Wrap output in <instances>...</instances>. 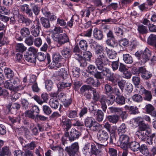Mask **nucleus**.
I'll use <instances>...</instances> for the list:
<instances>
[{
  "label": "nucleus",
  "instance_id": "9b49d317",
  "mask_svg": "<svg viewBox=\"0 0 156 156\" xmlns=\"http://www.w3.org/2000/svg\"><path fill=\"white\" fill-rule=\"evenodd\" d=\"M53 39L55 41H58V44L60 45L63 44L69 41L68 36L64 34L57 36Z\"/></svg>",
  "mask_w": 156,
  "mask_h": 156
},
{
  "label": "nucleus",
  "instance_id": "9d476101",
  "mask_svg": "<svg viewBox=\"0 0 156 156\" xmlns=\"http://www.w3.org/2000/svg\"><path fill=\"white\" fill-rule=\"evenodd\" d=\"M140 74L141 78L144 80H148L152 76V74L147 70L144 67H140Z\"/></svg>",
  "mask_w": 156,
  "mask_h": 156
},
{
  "label": "nucleus",
  "instance_id": "8fccbe9b",
  "mask_svg": "<svg viewBox=\"0 0 156 156\" xmlns=\"http://www.w3.org/2000/svg\"><path fill=\"white\" fill-rule=\"evenodd\" d=\"M43 111L44 113L47 115L50 114L52 112V110L51 108L46 105H44L42 107Z\"/></svg>",
  "mask_w": 156,
  "mask_h": 156
},
{
  "label": "nucleus",
  "instance_id": "a878e982",
  "mask_svg": "<svg viewBox=\"0 0 156 156\" xmlns=\"http://www.w3.org/2000/svg\"><path fill=\"white\" fill-rule=\"evenodd\" d=\"M94 121V120L93 117H88L86 118L85 120L84 124L86 127L90 129Z\"/></svg>",
  "mask_w": 156,
  "mask_h": 156
},
{
  "label": "nucleus",
  "instance_id": "f257e3e1",
  "mask_svg": "<svg viewBox=\"0 0 156 156\" xmlns=\"http://www.w3.org/2000/svg\"><path fill=\"white\" fill-rule=\"evenodd\" d=\"M94 48L95 53L96 55L95 63L103 61L105 64H109L110 63L109 60L107 57L105 53L102 51L103 49L102 47L98 44Z\"/></svg>",
  "mask_w": 156,
  "mask_h": 156
},
{
  "label": "nucleus",
  "instance_id": "5701e85b",
  "mask_svg": "<svg viewBox=\"0 0 156 156\" xmlns=\"http://www.w3.org/2000/svg\"><path fill=\"white\" fill-rule=\"evenodd\" d=\"M62 55L65 58H68L70 57L71 55V50L69 48L64 47L61 51Z\"/></svg>",
  "mask_w": 156,
  "mask_h": 156
},
{
  "label": "nucleus",
  "instance_id": "39448f33",
  "mask_svg": "<svg viewBox=\"0 0 156 156\" xmlns=\"http://www.w3.org/2000/svg\"><path fill=\"white\" fill-rule=\"evenodd\" d=\"M133 123L138 126L139 130L138 131H144L149 127V125L145 124L142 121V118L141 117H138L134 118Z\"/></svg>",
  "mask_w": 156,
  "mask_h": 156
},
{
  "label": "nucleus",
  "instance_id": "f704fd0d",
  "mask_svg": "<svg viewBox=\"0 0 156 156\" xmlns=\"http://www.w3.org/2000/svg\"><path fill=\"white\" fill-rule=\"evenodd\" d=\"M123 60L127 64H131L133 62V59L131 56L129 54H124L123 55Z\"/></svg>",
  "mask_w": 156,
  "mask_h": 156
},
{
  "label": "nucleus",
  "instance_id": "473e14b6",
  "mask_svg": "<svg viewBox=\"0 0 156 156\" xmlns=\"http://www.w3.org/2000/svg\"><path fill=\"white\" fill-rule=\"evenodd\" d=\"M25 57V60L28 62L35 63L36 61V55L33 54H27Z\"/></svg>",
  "mask_w": 156,
  "mask_h": 156
},
{
  "label": "nucleus",
  "instance_id": "7ed1b4c3",
  "mask_svg": "<svg viewBox=\"0 0 156 156\" xmlns=\"http://www.w3.org/2000/svg\"><path fill=\"white\" fill-rule=\"evenodd\" d=\"M90 153L91 155H94L95 156H100L101 154V149L105 147V145L96 143V144L92 143L90 144Z\"/></svg>",
  "mask_w": 156,
  "mask_h": 156
},
{
  "label": "nucleus",
  "instance_id": "69168bd1",
  "mask_svg": "<svg viewBox=\"0 0 156 156\" xmlns=\"http://www.w3.org/2000/svg\"><path fill=\"white\" fill-rule=\"evenodd\" d=\"M46 55L44 53L40 52L38 53L37 55V59L40 62L44 61L46 58Z\"/></svg>",
  "mask_w": 156,
  "mask_h": 156
},
{
  "label": "nucleus",
  "instance_id": "13d9d810",
  "mask_svg": "<svg viewBox=\"0 0 156 156\" xmlns=\"http://www.w3.org/2000/svg\"><path fill=\"white\" fill-rule=\"evenodd\" d=\"M61 115H60L58 112H54L52 114L49 116V119L50 120H55L56 119L60 117Z\"/></svg>",
  "mask_w": 156,
  "mask_h": 156
},
{
  "label": "nucleus",
  "instance_id": "4be33fe9",
  "mask_svg": "<svg viewBox=\"0 0 156 156\" xmlns=\"http://www.w3.org/2000/svg\"><path fill=\"white\" fill-rule=\"evenodd\" d=\"M40 21L42 26L45 29H48L50 27L51 25L49 19L42 17L40 19Z\"/></svg>",
  "mask_w": 156,
  "mask_h": 156
},
{
  "label": "nucleus",
  "instance_id": "603ef678",
  "mask_svg": "<svg viewBox=\"0 0 156 156\" xmlns=\"http://www.w3.org/2000/svg\"><path fill=\"white\" fill-rule=\"evenodd\" d=\"M102 126L96 121L94 122L92 126V129L94 131H98L100 130V129L101 128Z\"/></svg>",
  "mask_w": 156,
  "mask_h": 156
},
{
  "label": "nucleus",
  "instance_id": "b1692460",
  "mask_svg": "<svg viewBox=\"0 0 156 156\" xmlns=\"http://www.w3.org/2000/svg\"><path fill=\"white\" fill-rule=\"evenodd\" d=\"M49 104L51 108L56 109L58 108L59 105L58 100L56 98H51Z\"/></svg>",
  "mask_w": 156,
  "mask_h": 156
},
{
  "label": "nucleus",
  "instance_id": "e2e57ef3",
  "mask_svg": "<svg viewBox=\"0 0 156 156\" xmlns=\"http://www.w3.org/2000/svg\"><path fill=\"white\" fill-rule=\"evenodd\" d=\"M25 117L32 119H34L35 118L34 113L31 110L26 111L25 113Z\"/></svg>",
  "mask_w": 156,
  "mask_h": 156
},
{
  "label": "nucleus",
  "instance_id": "0e129e2a",
  "mask_svg": "<svg viewBox=\"0 0 156 156\" xmlns=\"http://www.w3.org/2000/svg\"><path fill=\"white\" fill-rule=\"evenodd\" d=\"M34 45L37 47H39L42 44V40L40 37H37L34 39Z\"/></svg>",
  "mask_w": 156,
  "mask_h": 156
},
{
  "label": "nucleus",
  "instance_id": "4d7b16f0",
  "mask_svg": "<svg viewBox=\"0 0 156 156\" xmlns=\"http://www.w3.org/2000/svg\"><path fill=\"white\" fill-rule=\"evenodd\" d=\"M9 154V149L7 147H4L0 151V156H4L8 155Z\"/></svg>",
  "mask_w": 156,
  "mask_h": 156
},
{
  "label": "nucleus",
  "instance_id": "0eeeda50",
  "mask_svg": "<svg viewBox=\"0 0 156 156\" xmlns=\"http://www.w3.org/2000/svg\"><path fill=\"white\" fill-rule=\"evenodd\" d=\"M67 76V72L64 69H60L58 71V75L57 76L52 77V79L55 81H63L66 80Z\"/></svg>",
  "mask_w": 156,
  "mask_h": 156
},
{
  "label": "nucleus",
  "instance_id": "49530a36",
  "mask_svg": "<svg viewBox=\"0 0 156 156\" xmlns=\"http://www.w3.org/2000/svg\"><path fill=\"white\" fill-rule=\"evenodd\" d=\"M135 133L136 135L142 141H144L146 138V134L144 131H137Z\"/></svg>",
  "mask_w": 156,
  "mask_h": 156
},
{
  "label": "nucleus",
  "instance_id": "c756f323",
  "mask_svg": "<svg viewBox=\"0 0 156 156\" xmlns=\"http://www.w3.org/2000/svg\"><path fill=\"white\" fill-rule=\"evenodd\" d=\"M92 88H93L90 85H84L81 87L80 91L82 93L85 92V93H87L88 95L87 98H89L90 97V94H89L88 91L89 90H92Z\"/></svg>",
  "mask_w": 156,
  "mask_h": 156
},
{
  "label": "nucleus",
  "instance_id": "c03bdc74",
  "mask_svg": "<svg viewBox=\"0 0 156 156\" xmlns=\"http://www.w3.org/2000/svg\"><path fill=\"white\" fill-rule=\"evenodd\" d=\"M126 126L124 123L122 124L118 129V132L119 134L124 133L126 131Z\"/></svg>",
  "mask_w": 156,
  "mask_h": 156
},
{
  "label": "nucleus",
  "instance_id": "58836bf2",
  "mask_svg": "<svg viewBox=\"0 0 156 156\" xmlns=\"http://www.w3.org/2000/svg\"><path fill=\"white\" fill-rule=\"evenodd\" d=\"M139 150L142 154L145 156H147L149 154V152L147 146L144 144H142L139 147Z\"/></svg>",
  "mask_w": 156,
  "mask_h": 156
},
{
  "label": "nucleus",
  "instance_id": "aec40b11",
  "mask_svg": "<svg viewBox=\"0 0 156 156\" xmlns=\"http://www.w3.org/2000/svg\"><path fill=\"white\" fill-rule=\"evenodd\" d=\"M107 44L109 46L117 50L119 47V44L115 38L108 39L106 41Z\"/></svg>",
  "mask_w": 156,
  "mask_h": 156
},
{
  "label": "nucleus",
  "instance_id": "4c0bfd02",
  "mask_svg": "<svg viewBox=\"0 0 156 156\" xmlns=\"http://www.w3.org/2000/svg\"><path fill=\"white\" fill-rule=\"evenodd\" d=\"M21 35L23 37H26L30 35V32L28 28L24 27L20 30Z\"/></svg>",
  "mask_w": 156,
  "mask_h": 156
},
{
  "label": "nucleus",
  "instance_id": "7c9ffc66",
  "mask_svg": "<svg viewBox=\"0 0 156 156\" xmlns=\"http://www.w3.org/2000/svg\"><path fill=\"white\" fill-rule=\"evenodd\" d=\"M90 146V144L87 143L85 144L82 150L83 154L86 156H91L92 155L90 150L89 151Z\"/></svg>",
  "mask_w": 156,
  "mask_h": 156
},
{
  "label": "nucleus",
  "instance_id": "680f3d73",
  "mask_svg": "<svg viewBox=\"0 0 156 156\" xmlns=\"http://www.w3.org/2000/svg\"><path fill=\"white\" fill-rule=\"evenodd\" d=\"M108 153L110 156H117V149L113 148H109Z\"/></svg>",
  "mask_w": 156,
  "mask_h": 156
},
{
  "label": "nucleus",
  "instance_id": "412c9836",
  "mask_svg": "<svg viewBox=\"0 0 156 156\" xmlns=\"http://www.w3.org/2000/svg\"><path fill=\"white\" fill-rule=\"evenodd\" d=\"M104 128L109 133L113 134L115 133V128L114 126L111 127L110 124L108 122L105 123L103 125Z\"/></svg>",
  "mask_w": 156,
  "mask_h": 156
},
{
  "label": "nucleus",
  "instance_id": "dca6fc26",
  "mask_svg": "<svg viewBox=\"0 0 156 156\" xmlns=\"http://www.w3.org/2000/svg\"><path fill=\"white\" fill-rule=\"evenodd\" d=\"M72 84L71 83L65 81V80L63 81L59 82L57 85L58 90L60 91L66 88L70 87Z\"/></svg>",
  "mask_w": 156,
  "mask_h": 156
},
{
  "label": "nucleus",
  "instance_id": "2eb2a0df",
  "mask_svg": "<svg viewBox=\"0 0 156 156\" xmlns=\"http://www.w3.org/2000/svg\"><path fill=\"white\" fill-rule=\"evenodd\" d=\"M95 9V7L92 6L82 10L81 11L80 13L82 17L85 16L86 17L88 18L90 15V11L93 12Z\"/></svg>",
  "mask_w": 156,
  "mask_h": 156
},
{
  "label": "nucleus",
  "instance_id": "c85d7f7f",
  "mask_svg": "<svg viewBox=\"0 0 156 156\" xmlns=\"http://www.w3.org/2000/svg\"><path fill=\"white\" fill-rule=\"evenodd\" d=\"M4 72L5 77L7 78H12L14 76V73L13 71L10 68L5 67L4 69Z\"/></svg>",
  "mask_w": 156,
  "mask_h": 156
},
{
  "label": "nucleus",
  "instance_id": "72a5a7b5",
  "mask_svg": "<svg viewBox=\"0 0 156 156\" xmlns=\"http://www.w3.org/2000/svg\"><path fill=\"white\" fill-rule=\"evenodd\" d=\"M107 118L110 122L116 123L118 122L119 117L116 115H110L107 116Z\"/></svg>",
  "mask_w": 156,
  "mask_h": 156
},
{
  "label": "nucleus",
  "instance_id": "338daca9",
  "mask_svg": "<svg viewBox=\"0 0 156 156\" xmlns=\"http://www.w3.org/2000/svg\"><path fill=\"white\" fill-rule=\"evenodd\" d=\"M129 109L132 114H136L139 112L138 108L136 106H131L129 107Z\"/></svg>",
  "mask_w": 156,
  "mask_h": 156
},
{
  "label": "nucleus",
  "instance_id": "5fc2aeb1",
  "mask_svg": "<svg viewBox=\"0 0 156 156\" xmlns=\"http://www.w3.org/2000/svg\"><path fill=\"white\" fill-rule=\"evenodd\" d=\"M88 111V109L85 107H83L81 109L80 112L79 113V117L81 118L83 117L84 115H86Z\"/></svg>",
  "mask_w": 156,
  "mask_h": 156
},
{
  "label": "nucleus",
  "instance_id": "6ab92c4d",
  "mask_svg": "<svg viewBox=\"0 0 156 156\" xmlns=\"http://www.w3.org/2000/svg\"><path fill=\"white\" fill-rule=\"evenodd\" d=\"M93 36L96 39L98 40H101L103 37V35L102 31L99 30L98 28H95L93 31Z\"/></svg>",
  "mask_w": 156,
  "mask_h": 156
},
{
  "label": "nucleus",
  "instance_id": "6e6552de",
  "mask_svg": "<svg viewBox=\"0 0 156 156\" xmlns=\"http://www.w3.org/2000/svg\"><path fill=\"white\" fill-rule=\"evenodd\" d=\"M151 55V52L147 48H146L143 52L140 60L141 64H144L149 60Z\"/></svg>",
  "mask_w": 156,
  "mask_h": 156
},
{
  "label": "nucleus",
  "instance_id": "2f4dec72",
  "mask_svg": "<svg viewBox=\"0 0 156 156\" xmlns=\"http://www.w3.org/2000/svg\"><path fill=\"white\" fill-rule=\"evenodd\" d=\"M106 51L109 58L110 59H117V54L115 51L110 50L108 48H106Z\"/></svg>",
  "mask_w": 156,
  "mask_h": 156
},
{
  "label": "nucleus",
  "instance_id": "bf43d9fd",
  "mask_svg": "<svg viewBox=\"0 0 156 156\" xmlns=\"http://www.w3.org/2000/svg\"><path fill=\"white\" fill-rule=\"evenodd\" d=\"M63 104L65 107L68 106L71 103L72 100L71 98H63Z\"/></svg>",
  "mask_w": 156,
  "mask_h": 156
},
{
  "label": "nucleus",
  "instance_id": "393cba45",
  "mask_svg": "<svg viewBox=\"0 0 156 156\" xmlns=\"http://www.w3.org/2000/svg\"><path fill=\"white\" fill-rule=\"evenodd\" d=\"M129 144V145L131 150L134 152H136L139 150L140 145L138 142L133 141L131 142Z\"/></svg>",
  "mask_w": 156,
  "mask_h": 156
},
{
  "label": "nucleus",
  "instance_id": "37998d69",
  "mask_svg": "<svg viewBox=\"0 0 156 156\" xmlns=\"http://www.w3.org/2000/svg\"><path fill=\"white\" fill-rule=\"evenodd\" d=\"M23 3L20 2H20H18L17 3V5H18V6H20L21 10L22 11L25 13L26 12V11H28V10L30 8L29 6L27 4H24L23 5H21V4Z\"/></svg>",
  "mask_w": 156,
  "mask_h": 156
},
{
  "label": "nucleus",
  "instance_id": "f8f14e48",
  "mask_svg": "<svg viewBox=\"0 0 156 156\" xmlns=\"http://www.w3.org/2000/svg\"><path fill=\"white\" fill-rule=\"evenodd\" d=\"M98 137L99 140L101 142L103 143L108 139L109 135L106 131L104 130L101 129L98 133Z\"/></svg>",
  "mask_w": 156,
  "mask_h": 156
},
{
  "label": "nucleus",
  "instance_id": "c9c22d12",
  "mask_svg": "<svg viewBox=\"0 0 156 156\" xmlns=\"http://www.w3.org/2000/svg\"><path fill=\"white\" fill-rule=\"evenodd\" d=\"M110 63L109 65L111 64L113 70L114 71L117 70L119 68V58H117V60L115 61H109Z\"/></svg>",
  "mask_w": 156,
  "mask_h": 156
},
{
  "label": "nucleus",
  "instance_id": "de8ad7c7",
  "mask_svg": "<svg viewBox=\"0 0 156 156\" xmlns=\"http://www.w3.org/2000/svg\"><path fill=\"white\" fill-rule=\"evenodd\" d=\"M26 49V48L22 43H18L16 46V50L17 51L23 52Z\"/></svg>",
  "mask_w": 156,
  "mask_h": 156
},
{
  "label": "nucleus",
  "instance_id": "052dcab7",
  "mask_svg": "<svg viewBox=\"0 0 156 156\" xmlns=\"http://www.w3.org/2000/svg\"><path fill=\"white\" fill-rule=\"evenodd\" d=\"M80 69L78 67H74L72 69L73 76L76 77H78L79 76Z\"/></svg>",
  "mask_w": 156,
  "mask_h": 156
},
{
  "label": "nucleus",
  "instance_id": "774afa93",
  "mask_svg": "<svg viewBox=\"0 0 156 156\" xmlns=\"http://www.w3.org/2000/svg\"><path fill=\"white\" fill-rule=\"evenodd\" d=\"M129 44L128 40L126 39H123L119 41V47H126Z\"/></svg>",
  "mask_w": 156,
  "mask_h": 156
},
{
  "label": "nucleus",
  "instance_id": "a19ab883",
  "mask_svg": "<svg viewBox=\"0 0 156 156\" xmlns=\"http://www.w3.org/2000/svg\"><path fill=\"white\" fill-rule=\"evenodd\" d=\"M104 90L105 94L109 97H110L112 91V88L109 84H106L105 85Z\"/></svg>",
  "mask_w": 156,
  "mask_h": 156
},
{
  "label": "nucleus",
  "instance_id": "09e8293b",
  "mask_svg": "<svg viewBox=\"0 0 156 156\" xmlns=\"http://www.w3.org/2000/svg\"><path fill=\"white\" fill-rule=\"evenodd\" d=\"M67 115L70 118L74 119L77 117V112L76 110H70L68 111Z\"/></svg>",
  "mask_w": 156,
  "mask_h": 156
},
{
  "label": "nucleus",
  "instance_id": "cd10ccee",
  "mask_svg": "<svg viewBox=\"0 0 156 156\" xmlns=\"http://www.w3.org/2000/svg\"><path fill=\"white\" fill-rule=\"evenodd\" d=\"M137 30L139 34H146L148 32L147 27L143 24L138 26Z\"/></svg>",
  "mask_w": 156,
  "mask_h": 156
},
{
  "label": "nucleus",
  "instance_id": "6e6d98bb",
  "mask_svg": "<svg viewBox=\"0 0 156 156\" xmlns=\"http://www.w3.org/2000/svg\"><path fill=\"white\" fill-rule=\"evenodd\" d=\"M53 82L51 80H48L45 82V87L48 91H51L53 87Z\"/></svg>",
  "mask_w": 156,
  "mask_h": 156
},
{
  "label": "nucleus",
  "instance_id": "423d86ee",
  "mask_svg": "<svg viewBox=\"0 0 156 156\" xmlns=\"http://www.w3.org/2000/svg\"><path fill=\"white\" fill-rule=\"evenodd\" d=\"M79 150L78 144L75 142L71 146L66 147L65 151L67 153L69 156H74L75 154Z\"/></svg>",
  "mask_w": 156,
  "mask_h": 156
},
{
  "label": "nucleus",
  "instance_id": "79ce46f5",
  "mask_svg": "<svg viewBox=\"0 0 156 156\" xmlns=\"http://www.w3.org/2000/svg\"><path fill=\"white\" fill-rule=\"evenodd\" d=\"M34 37L30 35L28 37H26L25 41V42L28 46H31L33 45L34 43Z\"/></svg>",
  "mask_w": 156,
  "mask_h": 156
},
{
  "label": "nucleus",
  "instance_id": "f3484780",
  "mask_svg": "<svg viewBox=\"0 0 156 156\" xmlns=\"http://www.w3.org/2000/svg\"><path fill=\"white\" fill-rule=\"evenodd\" d=\"M85 82L89 85H92L96 87H98L99 85L100 84L98 80H95L93 78L91 77H89L87 78Z\"/></svg>",
  "mask_w": 156,
  "mask_h": 156
},
{
  "label": "nucleus",
  "instance_id": "f03ea898",
  "mask_svg": "<svg viewBox=\"0 0 156 156\" xmlns=\"http://www.w3.org/2000/svg\"><path fill=\"white\" fill-rule=\"evenodd\" d=\"M95 64L98 69L101 71L103 76L106 77L108 80L111 81H113V78L112 75L111 70L108 68L104 67V64L107 65L108 64H105L103 61L95 63Z\"/></svg>",
  "mask_w": 156,
  "mask_h": 156
},
{
  "label": "nucleus",
  "instance_id": "ea45409f",
  "mask_svg": "<svg viewBox=\"0 0 156 156\" xmlns=\"http://www.w3.org/2000/svg\"><path fill=\"white\" fill-rule=\"evenodd\" d=\"M3 85L5 88L9 89L10 90L14 89V86L10 80L5 81Z\"/></svg>",
  "mask_w": 156,
  "mask_h": 156
},
{
  "label": "nucleus",
  "instance_id": "3c124183",
  "mask_svg": "<svg viewBox=\"0 0 156 156\" xmlns=\"http://www.w3.org/2000/svg\"><path fill=\"white\" fill-rule=\"evenodd\" d=\"M114 30L115 34L117 36L121 37L122 35L123 31L122 29L120 27H114Z\"/></svg>",
  "mask_w": 156,
  "mask_h": 156
},
{
  "label": "nucleus",
  "instance_id": "4468645a",
  "mask_svg": "<svg viewBox=\"0 0 156 156\" xmlns=\"http://www.w3.org/2000/svg\"><path fill=\"white\" fill-rule=\"evenodd\" d=\"M41 29V27L39 25V23H37L36 25H32L30 28L32 35L35 37L38 36L39 35Z\"/></svg>",
  "mask_w": 156,
  "mask_h": 156
},
{
  "label": "nucleus",
  "instance_id": "a211bd4d",
  "mask_svg": "<svg viewBox=\"0 0 156 156\" xmlns=\"http://www.w3.org/2000/svg\"><path fill=\"white\" fill-rule=\"evenodd\" d=\"M147 43L149 45L156 48V35L151 34L147 38Z\"/></svg>",
  "mask_w": 156,
  "mask_h": 156
},
{
  "label": "nucleus",
  "instance_id": "20e7f679",
  "mask_svg": "<svg viewBox=\"0 0 156 156\" xmlns=\"http://www.w3.org/2000/svg\"><path fill=\"white\" fill-rule=\"evenodd\" d=\"M131 141V138L127 135L122 134L120 136L119 142L120 147L124 150H126Z\"/></svg>",
  "mask_w": 156,
  "mask_h": 156
},
{
  "label": "nucleus",
  "instance_id": "ddd939ff",
  "mask_svg": "<svg viewBox=\"0 0 156 156\" xmlns=\"http://www.w3.org/2000/svg\"><path fill=\"white\" fill-rule=\"evenodd\" d=\"M81 134L80 131L73 128H72L70 133L69 140L72 141L78 139Z\"/></svg>",
  "mask_w": 156,
  "mask_h": 156
},
{
  "label": "nucleus",
  "instance_id": "e433bc0d",
  "mask_svg": "<svg viewBox=\"0 0 156 156\" xmlns=\"http://www.w3.org/2000/svg\"><path fill=\"white\" fill-rule=\"evenodd\" d=\"M97 70V68L95 66L90 64L87 67V71L88 73L93 75L96 73Z\"/></svg>",
  "mask_w": 156,
  "mask_h": 156
},
{
  "label": "nucleus",
  "instance_id": "bb28decb",
  "mask_svg": "<svg viewBox=\"0 0 156 156\" xmlns=\"http://www.w3.org/2000/svg\"><path fill=\"white\" fill-rule=\"evenodd\" d=\"M94 114L97 115L96 120L99 122H101L104 118V114L101 110H98L96 112H94Z\"/></svg>",
  "mask_w": 156,
  "mask_h": 156
},
{
  "label": "nucleus",
  "instance_id": "864d4df0",
  "mask_svg": "<svg viewBox=\"0 0 156 156\" xmlns=\"http://www.w3.org/2000/svg\"><path fill=\"white\" fill-rule=\"evenodd\" d=\"M80 48L83 50L86 51L87 49V44L86 41L84 40H81L79 43Z\"/></svg>",
  "mask_w": 156,
  "mask_h": 156
},
{
  "label": "nucleus",
  "instance_id": "a18cd8bd",
  "mask_svg": "<svg viewBox=\"0 0 156 156\" xmlns=\"http://www.w3.org/2000/svg\"><path fill=\"white\" fill-rule=\"evenodd\" d=\"M92 57V54L89 51H86L83 53V58L85 60L90 61Z\"/></svg>",
  "mask_w": 156,
  "mask_h": 156
},
{
  "label": "nucleus",
  "instance_id": "1a4fd4ad",
  "mask_svg": "<svg viewBox=\"0 0 156 156\" xmlns=\"http://www.w3.org/2000/svg\"><path fill=\"white\" fill-rule=\"evenodd\" d=\"M61 124L65 131H68L71 127L70 120L65 116H62L61 119Z\"/></svg>",
  "mask_w": 156,
  "mask_h": 156
}]
</instances>
